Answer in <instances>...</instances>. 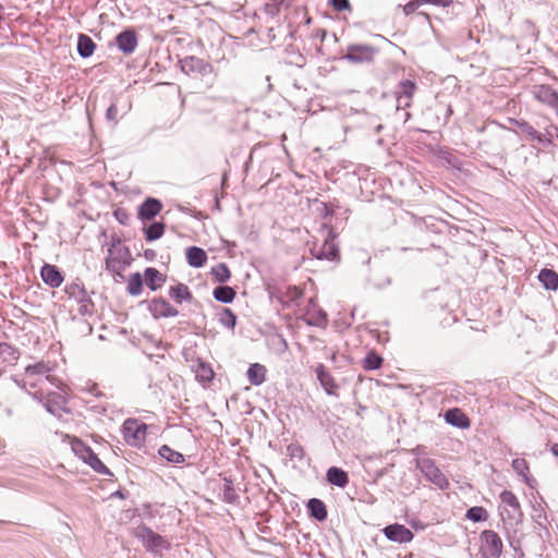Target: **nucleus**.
<instances>
[{"label": "nucleus", "mask_w": 558, "mask_h": 558, "mask_svg": "<svg viewBox=\"0 0 558 558\" xmlns=\"http://www.w3.org/2000/svg\"><path fill=\"white\" fill-rule=\"evenodd\" d=\"M534 96L539 102L549 106L558 113V92L550 85L535 86Z\"/></svg>", "instance_id": "obj_18"}, {"label": "nucleus", "mask_w": 558, "mask_h": 558, "mask_svg": "<svg viewBox=\"0 0 558 558\" xmlns=\"http://www.w3.org/2000/svg\"><path fill=\"white\" fill-rule=\"evenodd\" d=\"M166 231V223L162 221H153L149 226L143 229L145 240L154 242L162 238Z\"/></svg>", "instance_id": "obj_35"}, {"label": "nucleus", "mask_w": 558, "mask_h": 558, "mask_svg": "<svg viewBox=\"0 0 558 558\" xmlns=\"http://www.w3.org/2000/svg\"><path fill=\"white\" fill-rule=\"evenodd\" d=\"M71 447L74 454L80 458L84 463L89 465L95 472L112 476V472L106 464L98 458L94 450L87 446L82 439L74 438L71 441Z\"/></svg>", "instance_id": "obj_3"}, {"label": "nucleus", "mask_w": 558, "mask_h": 558, "mask_svg": "<svg viewBox=\"0 0 558 558\" xmlns=\"http://www.w3.org/2000/svg\"><path fill=\"white\" fill-rule=\"evenodd\" d=\"M77 53L81 58L86 59L93 56L96 44L90 36L86 34H78L77 36Z\"/></svg>", "instance_id": "obj_30"}, {"label": "nucleus", "mask_w": 558, "mask_h": 558, "mask_svg": "<svg viewBox=\"0 0 558 558\" xmlns=\"http://www.w3.org/2000/svg\"><path fill=\"white\" fill-rule=\"evenodd\" d=\"M308 515L318 522H324L328 518V510L325 502L318 498H311L306 504Z\"/></svg>", "instance_id": "obj_23"}, {"label": "nucleus", "mask_w": 558, "mask_h": 558, "mask_svg": "<svg viewBox=\"0 0 558 558\" xmlns=\"http://www.w3.org/2000/svg\"><path fill=\"white\" fill-rule=\"evenodd\" d=\"M452 113H453L452 107L450 105H448L446 108L445 123L448 122V120L450 119Z\"/></svg>", "instance_id": "obj_58"}, {"label": "nucleus", "mask_w": 558, "mask_h": 558, "mask_svg": "<svg viewBox=\"0 0 558 558\" xmlns=\"http://www.w3.org/2000/svg\"><path fill=\"white\" fill-rule=\"evenodd\" d=\"M511 466L513 471L522 477L523 482L530 487L535 488L537 485L536 480L531 476L530 468L525 459L515 458L512 460Z\"/></svg>", "instance_id": "obj_21"}, {"label": "nucleus", "mask_w": 558, "mask_h": 558, "mask_svg": "<svg viewBox=\"0 0 558 558\" xmlns=\"http://www.w3.org/2000/svg\"><path fill=\"white\" fill-rule=\"evenodd\" d=\"M159 456L173 464H180L184 462V456L170 448L168 445H162L158 450Z\"/></svg>", "instance_id": "obj_38"}, {"label": "nucleus", "mask_w": 558, "mask_h": 558, "mask_svg": "<svg viewBox=\"0 0 558 558\" xmlns=\"http://www.w3.org/2000/svg\"><path fill=\"white\" fill-rule=\"evenodd\" d=\"M114 218L118 220L119 223L123 226H128L130 221V215L129 213L123 208H118L113 211Z\"/></svg>", "instance_id": "obj_50"}, {"label": "nucleus", "mask_w": 558, "mask_h": 558, "mask_svg": "<svg viewBox=\"0 0 558 558\" xmlns=\"http://www.w3.org/2000/svg\"><path fill=\"white\" fill-rule=\"evenodd\" d=\"M20 350L7 342H0V360L8 364L14 365L20 359Z\"/></svg>", "instance_id": "obj_34"}, {"label": "nucleus", "mask_w": 558, "mask_h": 558, "mask_svg": "<svg viewBox=\"0 0 558 558\" xmlns=\"http://www.w3.org/2000/svg\"><path fill=\"white\" fill-rule=\"evenodd\" d=\"M111 497H118V498L124 499L126 497V495L123 490L119 489V490L112 493Z\"/></svg>", "instance_id": "obj_59"}, {"label": "nucleus", "mask_w": 558, "mask_h": 558, "mask_svg": "<svg viewBox=\"0 0 558 558\" xmlns=\"http://www.w3.org/2000/svg\"><path fill=\"white\" fill-rule=\"evenodd\" d=\"M430 220H433L432 217L416 220L415 228L418 230H423L424 228L428 229L430 226H434L433 223H429Z\"/></svg>", "instance_id": "obj_54"}, {"label": "nucleus", "mask_w": 558, "mask_h": 558, "mask_svg": "<svg viewBox=\"0 0 558 558\" xmlns=\"http://www.w3.org/2000/svg\"><path fill=\"white\" fill-rule=\"evenodd\" d=\"M480 553L483 558H499L502 553V541L497 532L484 530L480 534Z\"/></svg>", "instance_id": "obj_8"}, {"label": "nucleus", "mask_w": 558, "mask_h": 558, "mask_svg": "<svg viewBox=\"0 0 558 558\" xmlns=\"http://www.w3.org/2000/svg\"><path fill=\"white\" fill-rule=\"evenodd\" d=\"M383 534L390 542L407 544L414 538L413 532L400 523L388 524L383 529Z\"/></svg>", "instance_id": "obj_12"}, {"label": "nucleus", "mask_w": 558, "mask_h": 558, "mask_svg": "<svg viewBox=\"0 0 558 558\" xmlns=\"http://www.w3.org/2000/svg\"><path fill=\"white\" fill-rule=\"evenodd\" d=\"M218 320L226 328L233 330L236 326L238 317L231 308L222 307Z\"/></svg>", "instance_id": "obj_40"}, {"label": "nucleus", "mask_w": 558, "mask_h": 558, "mask_svg": "<svg viewBox=\"0 0 558 558\" xmlns=\"http://www.w3.org/2000/svg\"><path fill=\"white\" fill-rule=\"evenodd\" d=\"M186 262L194 268L203 267L207 262V253L198 246H190L185 252Z\"/></svg>", "instance_id": "obj_26"}, {"label": "nucleus", "mask_w": 558, "mask_h": 558, "mask_svg": "<svg viewBox=\"0 0 558 558\" xmlns=\"http://www.w3.org/2000/svg\"><path fill=\"white\" fill-rule=\"evenodd\" d=\"M416 84L411 80H402L396 89L397 110L411 107L412 98L416 90Z\"/></svg>", "instance_id": "obj_11"}, {"label": "nucleus", "mask_w": 558, "mask_h": 558, "mask_svg": "<svg viewBox=\"0 0 558 558\" xmlns=\"http://www.w3.org/2000/svg\"><path fill=\"white\" fill-rule=\"evenodd\" d=\"M40 277L45 284L50 288H59L64 280L62 271L52 264H44L40 269Z\"/></svg>", "instance_id": "obj_19"}, {"label": "nucleus", "mask_w": 558, "mask_h": 558, "mask_svg": "<svg viewBox=\"0 0 558 558\" xmlns=\"http://www.w3.org/2000/svg\"><path fill=\"white\" fill-rule=\"evenodd\" d=\"M328 4L336 11V12H349L351 13L353 11L352 4L350 0H328Z\"/></svg>", "instance_id": "obj_44"}, {"label": "nucleus", "mask_w": 558, "mask_h": 558, "mask_svg": "<svg viewBox=\"0 0 558 558\" xmlns=\"http://www.w3.org/2000/svg\"><path fill=\"white\" fill-rule=\"evenodd\" d=\"M502 504L509 506L512 510V513H509V517L515 519L517 517H522L520 502L517 496L511 490H502L499 495Z\"/></svg>", "instance_id": "obj_32"}, {"label": "nucleus", "mask_w": 558, "mask_h": 558, "mask_svg": "<svg viewBox=\"0 0 558 558\" xmlns=\"http://www.w3.org/2000/svg\"><path fill=\"white\" fill-rule=\"evenodd\" d=\"M162 203L155 197H146L144 202L137 207V218L142 222L153 220L162 210Z\"/></svg>", "instance_id": "obj_16"}, {"label": "nucleus", "mask_w": 558, "mask_h": 558, "mask_svg": "<svg viewBox=\"0 0 558 558\" xmlns=\"http://www.w3.org/2000/svg\"><path fill=\"white\" fill-rule=\"evenodd\" d=\"M210 275L219 283H225L231 278V271L226 263H219L211 268Z\"/></svg>", "instance_id": "obj_41"}, {"label": "nucleus", "mask_w": 558, "mask_h": 558, "mask_svg": "<svg viewBox=\"0 0 558 558\" xmlns=\"http://www.w3.org/2000/svg\"><path fill=\"white\" fill-rule=\"evenodd\" d=\"M326 481L338 488H345L350 482L347 471L340 466H330L326 471Z\"/></svg>", "instance_id": "obj_20"}, {"label": "nucleus", "mask_w": 558, "mask_h": 558, "mask_svg": "<svg viewBox=\"0 0 558 558\" xmlns=\"http://www.w3.org/2000/svg\"><path fill=\"white\" fill-rule=\"evenodd\" d=\"M383 129H384L383 124H378V125L375 128V132H376V133H379Z\"/></svg>", "instance_id": "obj_61"}, {"label": "nucleus", "mask_w": 558, "mask_h": 558, "mask_svg": "<svg viewBox=\"0 0 558 558\" xmlns=\"http://www.w3.org/2000/svg\"><path fill=\"white\" fill-rule=\"evenodd\" d=\"M195 377L198 381L206 384L214 379L215 373L209 364L198 360L197 366L195 368Z\"/></svg>", "instance_id": "obj_36"}, {"label": "nucleus", "mask_w": 558, "mask_h": 558, "mask_svg": "<svg viewBox=\"0 0 558 558\" xmlns=\"http://www.w3.org/2000/svg\"><path fill=\"white\" fill-rule=\"evenodd\" d=\"M379 48L369 44H351L347 47L343 60L352 64H373L379 54Z\"/></svg>", "instance_id": "obj_4"}, {"label": "nucleus", "mask_w": 558, "mask_h": 558, "mask_svg": "<svg viewBox=\"0 0 558 558\" xmlns=\"http://www.w3.org/2000/svg\"><path fill=\"white\" fill-rule=\"evenodd\" d=\"M147 425L136 418H128L122 425L124 440L131 446H138L145 441Z\"/></svg>", "instance_id": "obj_9"}, {"label": "nucleus", "mask_w": 558, "mask_h": 558, "mask_svg": "<svg viewBox=\"0 0 558 558\" xmlns=\"http://www.w3.org/2000/svg\"><path fill=\"white\" fill-rule=\"evenodd\" d=\"M316 377L319 380L322 387L328 395L332 393V390L337 388L336 381L324 364L319 363L315 367Z\"/></svg>", "instance_id": "obj_28"}, {"label": "nucleus", "mask_w": 558, "mask_h": 558, "mask_svg": "<svg viewBox=\"0 0 558 558\" xmlns=\"http://www.w3.org/2000/svg\"><path fill=\"white\" fill-rule=\"evenodd\" d=\"M302 296H303V291L296 286H291L287 289V292L284 295V302L293 303V302H296Z\"/></svg>", "instance_id": "obj_47"}, {"label": "nucleus", "mask_w": 558, "mask_h": 558, "mask_svg": "<svg viewBox=\"0 0 558 558\" xmlns=\"http://www.w3.org/2000/svg\"><path fill=\"white\" fill-rule=\"evenodd\" d=\"M119 110L116 104H110V106L107 108L105 118L108 122H111L113 125L118 124L119 118Z\"/></svg>", "instance_id": "obj_48"}, {"label": "nucleus", "mask_w": 558, "mask_h": 558, "mask_svg": "<svg viewBox=\"0 0 558 558\" xmlns=\"http://www.w3.org/2000/svg\"><path fill=\"white\" fill-rule=\"evenodd\" d=\"M421 5H422L421 1L410 0L402 7V10L405 15H410V14L414 13Z\"/></svg>", "instance_id": "obj_51"}, {"label": "nucleus", "mask_w": 558, "mask_h": 558, "mask_svg": "<svg viewBox=\"0 0 558 558\" xmlns=\"http://www.w3.org/2000/svg\"><path fill=\"white\" fill-rule=\"evenodd\" d=\"M383 363L384 359L378 353L369 351L363 359L362 365L365 371H376L381 367Z\"/></svg>", "instance_id": "obj_39"}, {"label": "nucleus", "mask_w": 558, "mask_h": 558, "mask_svg": "<svg viewBox=\"0 0 558 558\" xmlns=\"http://www.w3.org/2000/svg\"><path fill=\"white\" fill-rule=\"evenodd\" d=\"M287 454L292 460L301 461L304 458L305 452H304V449H303V447L301 445H299V444H290L287 447Z\"/></svg>", "instance_id": "obj_45"}, {"label": "nucleus", "mask_w": 558, "mask_h": 558, "mask_svg": "<svg viewBox=\"0 0 558 558\" xmlns=\"http://www.w3.org/2000/svg\"><path fill=\"white\" fill-rule=\"evenodd\" d=\"M538 281L548 291L558 290V272L554 269L543 268L537 276Z\"/></svg>", "instance_id": "obj_29"}, {"label": "nucleus", "mask_w": 558, "mask_h": 558, "mask_svg": "<svg viewBox=\"0 0 558 558\" xmlns=\"http://www.w3.org/2000/svg\"><path fill=\"white\" fill-rule=\"evenodd\" d=\"M415 466L422 472L425 478L438 486L440 489L448 487L449 482L445 474L436 465L435 460L430 458H421L415 460Z\"/></svg>", "instance_id": "obj_7"}, {"label": "nucleus", "mask_w": 558, "mask_h": 558, "mask_svg": "<svg viewBox=\"0 0 558 558\" xmlns=\"http://www.w3.org/2000/svg\"><path fill=\"white\" fill-rule=\"evenodd\" d=\"M320 232L324 235L322 244H319L317 240L306 242L311 256L319 260H339L340 252L338 243L336 242L337 233L326 223L322 226Z\"/></svg>", "instance_id": "obj_1"}, {"label": "nucleus", "mask_w": 558, "mask_h": 558, "mask_svg": "<svg viewBox=\"0 0 558 558\" xmlns=\"http://www.w3.org/2000/svg\"><path fill=\"white\" fill-rule=\"evenodd\" d=\"M34 400H37L40 403V399H44L45 396L41 392H28L26 391Z\"/></svg>", "instance_id": "obj_57"}, {"label": "nucleus", "mask_w": 558, "mask_h": 558, "mask_svg": "<svg viewBox=\"0 0 558 558\" xmlns=\"http://www.w3.org/2000/svg\"><path fill=\"white\" fill-rule=\"evenodd\" d=\"M181 71L194 78L205 77L214 72L211 63L195 56H186L179 60Z\"/></svg>", "instance_id": "obj_6"}, {"label": "nucleus", "mask_w": 558, "mask_h": 558, "mask_svg": "<svg viewBox=\"0 0 558 558\" xmlns=\"http://www.w3.org/2000/svg\"><path fill=\"white\" fill-rule=\"evenodd\" d=\"M509 123L515 128V133L524 135L529 141L537 142L539 144H553L551 134L549 132H547L549 137L546 138L544 134L537 132L527 121L523 119L510 118Z\"/></svg>", "instance_id": "obj_10"}, {"label": "nucleus", "mask_w": 558, "mask_h": 558, "mask_svg": "<svg viewBox=\"0 0 558 558\" xmlns=\"http://www.w3.org/2000/svg\"><path fill=\"white\" fill-rule=\"evenodd\" d=\"M556 137L558 138V128H556Z\"/></svg>", "instance_id": "obj_62"}, {"label": "nucleus", "mask_w": 558, "mask_h": 558, "mask_svg": "<svg viewBox=\"0 0 558 558\" xmlns=\"http://www.w3.org/2000/svg\"><path fill=\"white\" fill-rule=\"evenodd\" d=\"M114 41L121 52L131 54L137 47L138 38L135 29L128 27L116 36Z\"/></svg>", "instance_id": "obj_15"}, {"label": "nucleus", "mask_w": 558, "mask_h": 558, "mask_svg": "<svg viewBox=\"0 0 558 558\" xmlns=\"http://www.w3.org/2000/svg\"><path fill=\"white\" fill-rule=\"evenodd\" d=\"M144 257H145V259L151 262L156 257V252L151 248H147L144 251Z\"/></svg>", "instance_id": "obj_55"}, {"label": "nucleus", "mask_w": 558, "mask_h": 558, "mask_svg": "<svg viewBox=\"0 0 558 558\" xmlns=\"http://www.w3.org/2000/svg\"><path fill=\"white\" fill-rule=\"evenodd\" d=\"M266 367L260 363H253L248 366L246 376L251 385L260 386L266 379Z\"/></svg>", "instance_id": "obj_31"}, {"label": "nucleus", "mask_w": 558, "mask_h": 558, "mask_svg": "<svg viewBox=\"0 0 558 558\" xmlns=\"http://www.w3.org/2000/svg\"><path fill=\"white\" fill-rule=\"evenodd\" d=\"M108 253H109V256L106 258V266H105V269H106L108 272H111L113 276L122 277L121 271L117 268V265H118L119 263H118V262L112 257V254H113L112 248H109V250H108Z\"/></svg>", "instance_id": "obj_46"}, {"label": "nucleus", "mask_w": 558, "mask_h": 558, "mask_svg": "<svg viewBox=\"0 0 558 558\" xmlns=\"http://www.w3.org/2000/svg\"><path fill=\"white\" fill-rule=\"evenodd\" d=\"M40 403L47 412L53 416L61 417L63 412H66V399L59 392H49L44 399H40Z\"/></svg>", "instance_id": "obj_14"}, {"label": "nucleus", "mask_w": 558, "mask_h": 558, "mask_svg": "<svg viewBox=\"0 0 558 558\" xmlns=\"http://www.w3.org/2000/svg\"><path fill=\"white\" fill-rule=\"evenodd\" d=\"M169 296L177 303L182 304L183 302L192 303L194 301V296L190 290V288L182 282H178L177 284L169 288Z\"/></svg>", "instance_id": "obj_24"}, {"label": "nucleus", "mask_w": 558, "mask_h": 558, "mask_svg": "<svg viewBox=\"0 0 558 558\" xmlns=\"http://www.w3.org/2000/svg\"><path fill=\"white\" fill-rule=\"evenodd\" d=\"M110 244H111V247L110 248H116L118 245L121 244V239L118 236V235H112L111 236V241H110Z\"/></svg>", "instance_id": "obj_56"}, {"label": "nucleus", "mask_w": 558, "mask_h": 558, "mask_svg": "<svg viewBox=\"0 0 558 558\" xmlns=\"http://www.w3.org/2000/svg\"><path fill=\"white\" fill-rule=\"evenodd\" d=\"M64 292L68 294L69 299H73L80 304L77 311L81 316H92L94 314L95 304L84 284L72 282L65 286Z\"/></svg>", "instance_id": "obj_5"}, {"label": "nucleus", "mask_w": 558, "mask_h": 558, "mask_svg": "<svg viewBox=\"0 0 558 558\" xmlns=\"http://www.w3.org/2000/svg\"><path fill=\"white\" fill-rule=\"evenodd\" d=\"M166 275L161 274L158 269L154 267H147L144 270L143 280H145L146 286L151 291H157L162 284L166 282Z\"/></svg>", "instance_id": "obj_25"}, {"label": "nucleus", "mask_w": 558, "mask_h": 558, "mask_svg": "<svg viewBox=\"0 0 558 558\" xmlns=\"http://www.w3.org/2000/svg\"><path fill=\"white\" fill-rule=\"evenodd\" d=\"M48 367L44 363H36L32 365H27L25 367V372L29 375L44 374L46 373Z\"/></svg>", "instance_id": "obj_49"}, {"label": "nucleus", "mask_w": 558, "mask_h": 558, "mask_svg": "<svg viewBox=\"0 0 558 558\" xmlns=\"http://www.w3.org/2000/svg\"><path fill=\"white\" fill-rule=\"evenodd\" d=\"M375 36H376L377 38H380V39H383V40H385V41H387V43L391 44V41H390V40H388L385 36L380 35V34H377V35H375Z\"/></svg>", "instance_id": "obj_60"}, {"label": "nucleus", "mask_w": 558, "mask_h": 558, "mask_svg": "<svg viewBox=\"0 0 558 558\" xmlns=\"http://www.w3.org/2000/svg\"><path fill=\"white\" fill-rule=\"evenodd\" d=\"M112 257L119 263L122 264L123 267H128L131 265L133 258L131 255V251L128 246H122L113 251Z\"/></svg>", "instance_id": "obj_43"}, {"label": "nucleus", "mask_w": 558, "mask_h": 558, "mask_svg": "<svg viewBox=\"0 0 558 558\" xmlns=\"http://www.w3.org/2000/svg\"><path fill=\"white\" fill-rule=\"evenodd\" d=\"M465 518L474 523L486 521L488 512L481 506H473L466 510Z\"/></svg>", "instance_id": "obj_42"}, {"label": "nucleus", "mask_w": 558, "mask_h": 558, "mask_svg": "<svg viewBox=\"0 0 558 558\" xmlns=\"http://www.w3.org/2000/svg\"><path fill=\"white\" fill-rule=\"evenodd\" d=\"M335 214V206L330 203H323L322 216L324 219L330 218Z\"/></svg>", "instance_id": "obj_53"}, {"label": "nucleus", "mask_w": 558, "mask_h": 558, "mask_svg": "<svg viewBox=\"0 0 558 558\" xmlns=\"http://www.w3.org/2000/svg\"><path fill=\"white\" fill-rule=\"evenodd\" d=\"M305 322L310 326L325 328L328 322L327 313L318 306L314 299L308 301L306 313H305Z\"/></svg>", "instance_id": "obj_17"}, {"label": "nucleus", "mask_w": 558, "mask_h": 558, "mask_svg": "<svg viewBox=\"0 0 558 558\" xmlns=\"http://www.w3.org/2000/svg\"><path fill=\"white\" fill-rule=\"evenodd\" d=\"M408 523L410 524L411 529H413L415 532L424 531L428 526L427 523L423 522L417 518L410 519Z\"/></svg>", "instance_id": "obj_52"}, {"label": "nucleus", "mask_w": 558, "mask_h": 558, "mask_svg": "<svg viewBox=\"0 0 558 558\" xmlns=\"http://www.w3.org/2000/svg\"><path fill=\"white\" fill-rule=\"evenodd\" d=\"M134 536L141 541L147 553L153 555L160 554L162 550H169L171 543L162 535L156 533L146 524H141L135 529Z\"/></svg>", "instance_id": "obj_2"}, {"label": "nucleus", "mask_w": 558, "mask_h": 558, "mask_svg": "<svg viewBox=\"0 0 558 558\" xmlns=\"http://www.w3.org/2000/svg\"><path fill=\"white\" fill-rule=\"evenodd\" d=\"M143 276L140 272L131 274L128 280L126 291L132 296H137L143 291Z\"/></svg>", "instance_id": "obj_37"}, {"label": "nucleus", "mask_w": 558, "mask_h": 558, "mask_svg": "<svg viewBox=\"0 0 558 558\" xmlns=\"http://www.w3.org/2000/svg\"><path fill=\"white\" fill-rule=\"evenodd\" d=\"M148 311L155 319L175 317L179 315V311L161 296L154 298L149 301Z\"/></svg>", "instance_id": "obj_13"}, {"label": "nucleus", "mask_w": 558, "mask_h": 558, "mask_svg": "<svg viewBox=\"0 0 558 558\" xmlns=\"http://www.w3.org/2000/svg\"><path fill=\"white\" fill-rule=\"evenodd\" d=\"M213 296L217 302L230 304L235 299L236 292L230 286L219 284L214 289Z\"/></svg>", "instance_id": "obj_33"}, {"label": "nucleus", "mask_w": 558, "mask_h": 558, "mask_svg": "<svg viewBox=\"0 0 558 558\" xmlns=\"http://www.w3.org/2000/svg\"><path fill=\"white\" fill-rule=\"evenodd\" d=\"M445 420L451 426L458 428L470 427V418L460 409H449L445 414Z\"/></svg>", "instance_id": "obj_27"}, {"label": "nucleus", "mask_w": 558, "mask_h": 558, "mask_svg": "<svg viewBox=\"0 0 558 558\" xmlns=\"http://www.w3.org/2000/svg\"><path fill=\"white\" fill-rule=\"evenodd\" d=\"M223 484L219 498L221 501L230 505H238L240 502V495L238 494L233 480L231 477H223Z\"/></svg>", "instance_id": "obj_22"}]
</instances>
